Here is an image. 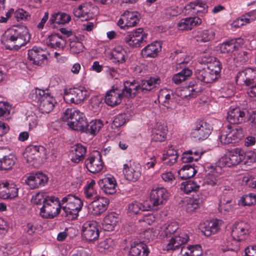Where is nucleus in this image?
Wrapping results in <instances>:
<instances>
[{
    "label": "nucleus",
    "instance_id": "nucleus-37",
    "mask_svg": "<svg viewBox=\"0 0 256 256\" xmlns=\"http://www.w3.org/2000/svg\"><path fill=\"white\" fill-rule=\"evenodd\" d=\"M118 222V215L115 213L108 214L104 218L102 228L104 230L112 231Z\"/></svg>",
    "mask_w": 256,
    "mask_h": 256
},
{
    "label": "nucleus",
    "instance_id": "nucleus-6",
    "mask_svg": "<svg viewBox=\"0 0 256 256\" xmlns=\"http://www.w3.org/2000/svg\"><path fill=\"white\" fill-rule=\"evenodd\" d=\"M126 84L127 81L124 82L122 88L113 86L105 95V102L108 106L114 107L120 104L122 98H132L128 88H126Z\"/></svg>",
    "mask_w": 256,
    "mask_h": 256
},
{
    "label": "nucleus",
    "instance_id": "nucleus-9",
    "mask_svg": "<svg viewBox=\"0 0 256 256\" xmlns=\"http://www.w3.org/2000/svg\"><path fill=\"white\" fill-rule=\"evenodd\" d=\"M124 42L132 48H138L148 41V34L142 28H136L127 33Z\"/></svg>",
    "mask_w": 256,
    "mask_h": 256
},
{
    "label": "nucleus",
    "instance_id": "nucleus-30",
    "mask_svg": "<svg viewBox=\"0 0 256 256\" xmlns=\"http://www.w3.org/2000/svg\"><path fill=\"white\" fill-rule=\"evenodd\" d=\"M86 152V146L80 144H75L72 148L70 153L72 161L78 163L84 159Z\"/></svg>",
    "mask_w": 256,
    "mask_h": 256
},
{
    "label": "nucleus",
    "instance_id": "nucleus-49",
    "mask_svg": "<svg viewBox=\"0 0 256 256\" xmlns=\"http://www.w3.org/2000/svg\"><path fill=\"white\" fill-rule=\"evenodd\" d=\"M192 74V70L188 68H185L180 72L175 74L172 78V81L174 84H178L186 80Z\"/></svg>",
    "mask_w": 256,
    "mask_h": 256
},
{
    "label": "nucleus",
    "instance_id": "nucleus-21",
    "mask_svg": "<svg viewBox=\"0 0 256 256\" xmlns=\"http://www.w3.org/2000/svg\"><path fill=\"white\" fill-rule=\"evenodd\" d=\"M256 78V70L250 68L240 71L236 78L237 84H245L250 86L254 82V80Z\"/></svg>",
    "mask_w": 256,
    "mask_h": 256
},
{
    "label": "nucleus",
    "instance_id": "nucleus-51",
    "mask_svg": "<svg viewBox=\"0 0 256 256\" xmlns=\"http://www.w3.org/2000/svg\"><path fill=\"white\" fill-rule=\"evenodd\" d=\"M114 246V243L112 239L107 238L100 242L97 246L98 250L102 253H106L111 251Z\"/></svg>",
    "mask_w": 256,
    "mask_h": 256
},
{
    "label": "nucleus",
    "instance_id": "nucleus-24",
    "mask_svg": "<svg viewBox=\"0 0 256 256\" xmlns=\"http://www.w3.org/2000/svg\"><path fill=\"white\" fill-rule=\"evenodd\" d=\"M48 180L46 176L42 172H38L31 174L26 180V182L32 189H34L44 186Z\"/></svg>",
    "mask_w": 256,
    "mask_h": 256
},
{
    "label": "nucleus",
    "instance_id": "nucleus-8",
    "mask_svg": "<svg viewBox=\"0 0 256 256\" xmlns=\"http://www.w3.org/2000/svg\"><path fill=\"white\" fill-rule=\"evenodd\" d=\"M24 156L28 163L36 166L46 158L45 149L42 146H31L26 148Z\"/></svg>",
    "mask_w": 256,
    "mask_h": 256
},
{
    "label": "nucleus",
    "instance_id": "nucleus-25",
    "mask_svg": "<svg viewBox=\"0 0 256 256\" xmlns=\"http://www.w3.org/2000/svg\"><path fill=\"white\" fill-rule=\"evenodd\" d=\"M18 194V188L15 185L7 182L0 184V198L12 199L17 196Z\"/></svg>",
    "mask_w": 256,
    "mask_h": 256
},
{
    "label": "nucleus",
    "instance_id": "nucleus-20",
    "mask_svg": "<svg viewBox=\"0 0 256 256\" xmlns=\"http://www.w3.org/2000/svg\"><path fill=\"white\" fill-rule=\"evenodd\" d=\"M48 52L40 47L34 46L32 49L28 50V58L32 64L41 66L44 60L47 59Z\"/></svg>",
    "mask_w": 256,
    "mask_h": 256
},
{
    "label": "nucleus",
    "instance_id": "nucleus-41",
    "mask_svg": "<svg viewBox=\"0 0 256 256\" xmlns=\"http://www.w3.org/2000/svg\"><path fill=\"white\" fill-rule=\"evenodd\" d=\"M226 130L233 143L238 142L243 137V130L240 126L228 125Z\"/></svg>",
    "mask_w": 256,
    "mask_h": 256
},
{
    "label": "nucleus",
    "instance_id": "nucleus-26",
    "mask_svg": "<svg viewBox=\"0 0 256 256\" xmlns=\"http://www.w3.org/2000/svg\"><path fill=\"white\" fill-rule=\"evenodd\" d=\"M98 185L104 193L112 194L116 192V182L113 177H105L98 182Z\"/></svg>",
    "mask_w": 256,
    "mask_h": 256
},
{
    "label": "nucleus",
    "instance_id": "nucleus-23",
    "mask_svg": "<svg viewBox=\"0 0 256 256\" xmlns=\"http://www.w3.org/2000/svg\"><path fill=\"white\" fill-rule=\"evenodd\" d=\"M246 112L240 108H230L228 112L227 120L230 124H242L245 122Z\"/></svg>",
    "mask_w": 256,
    "mask_h": 256
},
{
    "label": "nucleus",
    "instance_id": "nucleus-5",
    "mask_svg": "<svg viewBox=\"0 0 256 256\" xmlns=\"http://www.w3.org/2000/svg\"><path fill=\"white\" fill-rule=\"evenodd\" d=\"M222 65L219 61L207 66L206 68H198L195 74L198 80L206 84H210L218 80L220 76Z\"/></svg>",
    "mask_w": 256,
    "mask_h": 256
},
{
    "label": "nucleus",
    "instance_id": "nucleus-27",
    "mask_svg": "<svg viewBox=\"0 0 256 256\" xmlns=\"http://www.w3.org/2000/svg\"><path fill=\"white\" fill-rule=\"evenodd\" d=\"M162 50V45L160 42H155L147 45L141 51V54L143 58H154Z\"/></svg>",
    "mask_w": 256,
    "mask_h": 256
},
{
    "label": "nucleus",
    "instance_id": "nucleus-47",
    "mask_svg": "<svg viewBox=\"0 0 256 256\" xmlns=\"http://www.w3.org/2000/svg\"><path fill=\"white\" fill-rule=\"evenodd\" d=\"M124 14L125 18H124L126 19L127 28L136 26L139 22L138 13L126 10L124 12Z\"/></svg>",
    "mask_w": 256,
    "mask_h": 256
},
{
    "label": "nucleus",
    "instance_id": "nucleus-63",
    "mask_svg": "<svg viewBox=\"0 0 256 256\" xmlns=\"http://www.w3.org/2000/svg\"><path fill=\"white\" fill-rule=\"evenodd\" d=\"M215 61H218L214 57H213L208 52H204L202 54L199 60V62L201 64H207L208 66L213 64Z\"/></svg>",
    "mask_w": 256,
    "mask_h": 256
},
{
    "label": "nucleus",
    "instance_id": "nucleus-61",
    "mask_svg": "<svg viewBox=\"0 0 256 256\" xmlns=\"http://www.w3.org/2000/svg\"><path fill=\"white\" fill-rule=\"evenodd\" d=\"M256 202V196L252 193L244 196L240 200V202L242 206H250L254 204Z\"/></svg>",
    "mask_w": 256,
    "mask_h": 256
},
{
    "label": "nucleus",
    "instance_id": "nucleus-55",
    "mask_svg": "<svg viewBox=\"0 0 256 256\" xmlns=\"http://www.w3.org/2000/svg\"><path fill=\"white\" fill-rule=\"evenodd\" d=\"M31 18L30 14L22 8H18L15 12V18L17 22L28 21Z\"/></svg>",
    "mask_w": 256,
    "mask_h": 256
},
{
    "label": "nucleus",
    "instance_id": "nucleus-13",
    "mask_svg": "<svg viewBox=\"0 0 256 256\" xmlns=\"http://www.w3.org/2000/svg\"><path fill=\"white\" fill-rule=\"evenodd\" d=\"M82 236L88 241L96 240L99 236L98 226L94 220L86 222L82 228Z\"/></svg>",
    "mask_w": 256,
    "mask_h": 256
},
{
    "label": "nucleus",
    "instance_id": "nucleus-52",
    "mask_svg": "<svg viewBox=\"0 0 256 256\" xmlns=\"http://www.w3.org/2000/svg\"><path fill=\"white\" fill-rule=\"evenodd\" d=\"M199 188V185L196 182L192 180L183 182L180 186L181 190L186 194H188L192 192H196Z\"/></svg>",
    "mask_w": 256,
    "mask_h": 256
},
{
    "label": "nucleus",
    "instance_id": "nucleus-64",
    "mask_svg": "<svg viewBox=\"0 0 256 256\" xmlns=\"http://www.w3.org/2000/svg\"><path fill=\"white\" fill-rule=\"evenodd\" d=\"M242 154L243 156L242 161L244 160V162L252 163L256 160V153L254 152H242Z\"/></svg>",
    "mask_w": 256,
    "mask_h": 256
},
{
    "label": "nucleus",
    "instance_id": "nucleus-15",
    "mask_svg": "<svg viewBox=\"0 0 256 256\" xmlns=\"http://www.w3.org/2000/svg\"><path fill=\"white\" fill-rule=\"evenodd\" d=\"M243 158L241 150L236 148L222 156L220 160V164L228 167L236 166L242 161Z\"/></svg>",
    "mask_w": 256,
    "mask_h": 256
},
{
    "label": "nucleus",
    "instance_id": "nucleus-44",
    "mask_svg": "<svg viewBox=\"0 0 256 256\" xmlns=\"http://www.w3.org/2000/svg\"><path fill=\"white\" fill-rule=\"evenodd\" d=\"M149 210L150 206H148L147 202H144L142 204L138 202L134 201L130 204L128 206V210L131 214H138L140 212Z\"/></svg>",
    "mask_w": 256,
    "mask_h": 256
},
{
    "label": "nucleus",
    "instance_id": "nucleus-28",
    "mask_svg": "<svg viewBox=\"0 0 256 256\" xmlns=\"http://www.w3.org/2000/svg\"><path fill=\"white\" fill-rule=\"evenodd\" d=\"M210 169V172L204 178V184L208 186L214 187L218 185V177L219 174L222 173V169L220 166H212Z\"/></svg>",
    "mask_w": 256,
    "mask_h": 256
},
{
    "label": "nucleus",
    "instance_id": "nucleus-7",
    "mask_svg": "<svg viewBox=\"0 0 256 256\" xmlns=\"http://www.w3.org/2000/svg\"><path fill=\"white\" fill-rule=\"evenodd\" d=\"M160 82V80L158 78L151 77L148 80H143L138 84L135 80L130 82L127 81V86L129 90L131 92L132 97L140 92L144 94L151 91L156 87Z\"/></svg>",
    "mask_w": 256,
    "mask_h": 256
},
{
    "label": "nucleus",
    "instance_id": "nucleus-29",
    "mask_svg": "<svg viewBox=\"0 0 256 256\" xmlns=\"http://www.w3.org/2000/svg\"><path fill=\"white\" fill-rule=\"evenodd\" d=\"M201 23L202 20L199 18L190 17L182 19L178 24L177 26L179 30H190Z\"/></svg>",
    "mask_w": 256,
    "mask_h": 256
},
{
    "label": "nucleus",
    "instance_id": "nucleus-19",
    "mask_svg": "<svg viewBox=\"0 0 256 256\" xmlns=\"http://www.w3.org/2000/svg\"><path fill=\"white\" fill-rule=\"evenodd\" d=\"M123 172L126 180L128 181L135 182L141 176L140 166L138 164L133 162L132 164H126L123 166Z\"/></svg>",
    "mask_w": 256,
    "mask_h": 256
},
{
    "label": "nucleus",
    "instance_id": "nucleus-39",
    "mask_svg": "<svg viewBox=\"0 0 256 256\" xmlns=\"http://www.w3.org/2000/svg\"><path fill=\"white\" fill-rule=\"evenodd\" d=\"M221 222L220 220L216 219L208 222L206 224H205L202 232L206 236L216 234L220 228Z\"/></svg>",
    "mask_w": 256,
    "mask_h": 256
},
{
    "label": "nucleus",
    "instance_id": "nucleus-56",
    "mask_svg": "<svg viewBox=\"0 0 256 256\" xmlns=\"http://www.w3.org/2000/svg\"><path fill=\"white\" fill-rule=\"evenodd\" d=\"M11 110V106L7 102H0V118L8 119Z\"/></svg>",
    "mask_w": 256,
    "mask_h": 256
},
{
    "label": "nucleus",
    "instance_id": "nucleus-4",
    "mask_svg": "<svg viewBox=\"0 0 256 256\" xmlns=\"http://www.w3.org/2000/svg\"><path fill=\"white\" fill-rule=\"evenodd\" d=\"M60 203V208L64 212V216L70 219H74L77 218L83 206L82 200L72 194L64 197Z\"/></svg>",
    "mask_w": 256,
    "mask_h": 256
},
{
    "label": "nucleus",
    "instance_id": "nucleus-33",
    "mask_svg": "<svg viewBox=\"0 0 256 256\" xmlns=\"http://www.w3.org/2000/svg\"><path fill=\"white\" fill-rule=\"evenodd\" d=\"M148 253L147 246L143 242H134L129 251L130 256H148Z\"/></svg>",
    "mask_w": 256,
    "mask_h": 256
},
{
    "label": "nucleus",
    "instance_id": "nucleus-36",
    "mask_svg": "<svg viewBox=\"0 0 256 256\" xmlns=\"http://www.w3.org/2000/svg\"><path fill=\"white\" fill-rule=\"evenodd\" d=\"M182 246L178 248H181L180 256H200L202 254V248L200 244L188 246Z\"/></svg>",
    "mask_w": 256,
    "mask_h": 256
},
{
    "label": "nucleus",
    "instance_id": "nucleus-14",
    "mask_svg": "<svg viewBox=\"0 0 256 256\" xmlns=\"http://www.w3.org/2000/svg\"><path fill=\"white\" fill-rule=\"evenodd\" d=\"M250 225L243 222L235 223L232 228V236L235 241L246 240L249 234Z\"/></svg>",
    "mask_w": 256,
    "mask_h": 256
},
{
    "label": "nucleus",
    "instance_id": "nucleus-59",
    "mask_svg": "<svg viewBox=\"0 0 256 256\" xmlns=\"http://www.w3.org/2000/svg\"><path fill=\"white\" fill-rule=\"evenodd\" d=\"M234 40H229L223 42L220 46V50L222 53L228 54L236 50V46L234 43Z\"/></svg>",
    "mask_w": 256,
    "mask_h": 256
},
{
    "label": "nucleus",
    "instance_id": "nucleus-43",
    "mask_svg": "<svg viewBox=\"0 0 256 256\" xmlns=\"http://www.w3.org/2000/svg\"><path fill=\"white\" fill-rule=\"evenodd\" d=\"M126 53L121 46H117L114 48L112 52L113 62L116 64H122L126 61Z\"/></svg>",
    "mask_w": 256,
    "mask_h": 256
},
{
    "label": "nucleus",
    "instance_id": "nucleus-16",
    "mask_svg": "<svg viewBox=\"0 0 256 256\" xmlns=\"http://www.w3.org/2000/svg\"><path fill=\"white\" fill-rule=\"evenodd\" d=\"M202 91V88L196 81L190 82L188 86L181 90L176 92L177 94L182 98L190 100L197 96Z\"/></svg>",
    "mask_w": 256,
    "mask_h": 256
},
{
    "label": "nucleus",
    "instance_id": "nucleus-2",
    "mask_svg": "<svg viewBox=\"0 0 256 256\" xmlns=\"http://www.w3.org/2000/svg\"><path fill=\"white\" fill-rule=\"evenodd\" d=\"M162 238L172 237L166 245L168 250H176L179 246L186 244L189 238L188 236L178 229V224L174 221H170L163 224L159 231Z\"/></svg>",
    "mask_w": 256,
    "mask_h": 256
},
{
    "label": "nucleus",
    "instance_id": "nucleus-58",
    "mask_svg": "<svg viewBox=\"0 0 256 256\" xmlns=\"http://www.w3.org/2000/svg\"><path fill=\"white\" fill-rule=\"evenodd\" d=\"M140 238L144 240V242H148L151 240L154 239L156 237L155 234L153 232V230L148 228L142 231L140 234Z\"/></svg>",
    "mask_w": 256,
    "mask_h": 256
},
{
    "label": "nucleus",
    "instance_id": "nucleus-17",
    "mask_svg": "<svg viewBox=\"0 0 256 256\" xmlns=\"http://www.w3.org/2000/svg\"><path fill=\"white\" fill-rule=\"evenodd\" d=\"M212 128L206 122H202L198 124L192 130L190 135L196 140H204L206 139L211 133Z\"/></svg>",
    "mask_w": 256,
    "mask_h": 256
},
{
    "label": "nucleus",
    "instance_id": "nucleus-48",
    "mask_svg": "<svg viewBox=\"0 0 256 256\" xmlns=\"http://www.w3.org/2000/svg\"><path fill=\"white\" fill-rule=\"evenodd\" d=\"M15 162L14 156L11 154L0 158V170H6L11 169Z\"/></svg>",
    "mask_w": 256,
    "mask_h": 256
},
{
    "label": "nucleus",
    "instance_id": "nucleus-10",
    "mask_svg": "<svg viewBox=\"0 0 256 256\" xmlns=\"http://www.w3.org/2000/svg\"><path fill=\"white\" fill-rule=\"evenodd\" d=\"M60 203L58 198L48 197L40 210V215L44 218H52L60 214Z\"/></svg>",
    "mask_w": 256,
    "mask_h": 256
},
{
    "label": "nucleus",
    "instance_id": "nucleus-3",
    "mask_svg": "<svg viewBox=\"0 0 256 256\" xmlns=\"http://www.w3.org/2000/svg\"><path fill=\"white\" fill-rule=\"evenodd\" d=\"M30 98L38 104V108L42 113L50 112L56 103L54 98L48 92L38 88L31 92Z\"/></svg>",
    "mask_w": 256,
    "mask_h": 256
},
{
    "label": "nucleus",
    "instance_id": "nucleus-50",
    "mask_svg": "<svg viewBox=\"0 0 256 256\" xmlns=\"http://www.w3.org/2000/svg\"><path fill=\"white\" fill-rule=\"evenodd\" d=\"M96 182L94 180H91L90 182L84 188V194L87 198L94 200L100 197L96 190L94 188Z\"/></svg>",
    "mask_w": 256,
    "mask_h": 256
},
{
    "label": "nucleus",
    "instance_id": "nucleus-1",
    "mask_svg": "<svg viewBox=\"0 0 256 256\" xmlns=\"http://www.w3.org/2000/svg\"><path fill=\"white\" fill-rule=\"evenodd\" d=\"M28 28L24 26L8 28L1 37V42L8 50H18L30 40Z\"/></svg>",
    "mask_w": 256,
    "mask_h": 256
},
{
    "label": "nucleus",
    "instance_id": "nucleus-45",
    "mask_svg": "<svg viewBox=\"0 0 256 256\" xmlns=\"http://www.w3.org/2000/svg\"><path fill=\"white\" fill-rule=\"evenodd\" d=\"M188 6L190 9L193 10V12L199 14L200 16H202L208 12V6L205 2L202 1L192 2L190 3Z\"/></svg>",
    "mask_w": 256,
    "mask_h": 256
},
{
    "label": "nucleus",
    "instance_id": "nucleus-54",
    "mask_svg": "<svg viewBox=\"0 0 256 256\" xmlns=\"http://www.w3.org/2000/svg\"><path fill=\"white\" fill-rule=\"evenodd\" d=\"M202 203V200L200 198L190 199L186 206L187 212L192 214L200 208Z\"/></svg>",
    "mask_w": 256,
    "mask_h": 256
},
{
    "label": "nucleus",
    "instance_id": "nucleus-22",
    "mask_svg": "<svg viewBox=\"0 0 256 256\" xmlns=\"http://www.w3.org/2000/svg\"><path fill=\"white\" fill-rule=\"evenodd\" d=\"M85 164L88 170L93 174L100 172L104 166V163L98 154L88 158L85 161Z\"/></svg>",
    "mask_w": 256,
    "mask_h": 256
},
{
    "label": "nucleus",
    "instance_id": "nucleus-32",
    "mask_svg": "<svg viewBox=\"0 0 256 256\" xmlns=\"http://www.w3.org/2000/svg\"><path fill=\"white\" fill-rule=\"evenodd\" d=\"M166 126L164 124L157 123L152 130V140L162 142L165 140L166 134Z\"/></svg>",
    "mask_w": 256,
    "mask_h": 256
},
{
    "label": "nucleus",
    "instance_id": "nucleus-62",
    "mask_svg": "<svg viewBox=\"0 0 256 256\" xmlns=\"http://www.w3.org/2000/svg\"><path fill=\"white\" fill-rule=\"evenodd\" d=\"M44 196V194L43 192H38L32 196L31 202L33 204L36 205L42 204H44L48 198V197H45Z\"/></svg>",
    "mask_w": 256,
    "mask_h": 256
},
{
    "label": "nucleus",
    "instance_id": "nucleus-40",
    "mask_svg": "<svg viewBox=\"0 0 256 256\" xmlns=\"http://www.w3.org/2000/svg\"><path fill=\"white\" fill-rule=\"evenodd\" d=\"M80 110L75 108V110L70 113V115H73L72 121L68 122V126L72 130L80 131L84 130L86 126V122L82 120V124L76 122V117L80 116L78 115Z\"/></svg>",
    "mask_w": 256,
    "mask_h": 256
},
{
    "label": "nucleus",
    "instance_id": "nucleus-57",
    "mask_svg": "<svg viewBox=\"0 0 256 256\" xmlns=\"http://www.w3.org/2000/svg\"><path fill=\"white\" fill-rule=\"evenodd\" d=\"M128 120L127 116L125 114H121L116 116L112 124V128H118L124 125Z\"/></svg>",
    "mask_w": 256,
    "mask_h": 256
},
{
    "label": "nucleus",
    "instance_id": "nucleus-31",
    "mask_svg": "<svg viewBox=\"0 0 256 256\" xmlns=\"http://www.w3.org/2000/svg\"><path fill=\"white\" fill-rule=\"evenodd\" d=\"M46 44L51 48H63L66 44V40L59 34H54L49 36L46 40Z\"/></svg>",
    "mask_w": 256,
    "mask_h": 256
},
{
    "label": "nucleus",
    "instance_id": "nucleus-38",
    "mask_svg": "<svg viewBox=\"0 0 256 256\" xmlns=\"http://www.w3.org/2000/svg\"><path fill=\"white\" fill-rule=\"evenodd\" d=\"M71 20L70 16L64 12H55L52 14L48 21L50 24H64L68 23Z\"/></svg>",
    "mask_w": 256,
    "mask_h": 256
},
{
    "label": "nucleus",
    "instance_id": "nucleus-11",
    "mask_svg": "<svg viewBox=\"0 0 256 256\" xmlns=\"http://www.w3.org/2000/svg\"><path fill=\"white\" fill-rule=\"evenodd\" d=\"M168 197V192L164 188H157L152 189L150 194V203L147 202L150 210H157L160 209Z\"/></svg>",
    "mask_w": 256,
    "mask_h": 256
},
{
    "label": "nucleus",
    "instance_id": "nucleus-12",
    "mask_svg": "<svg viewBox=\"0 0 256 256\" xmlns=\"http://www.w3.org/2000/svg\"><path fill=\"white\" fill-rule=\"evenodd\" d=\"M87 96H88V92L84 87L64 90V99L66 103L78 104Z\"/></svg>",
    "mask_w": 256,
    "mask_h": 256
},
{
    "label": "nucleus",
    "instance_id": "nucleus-60",
    "mask_svg": "<svg viewBox=\"0 0 256 256\" xmlns=\"http://www.w3.org/2000/svg\"><path fill=\"white\" fill-rule=\"evenodd\" d=\"M70 52L74 54H79L82 52L84 49L82 43L78 41H70Z\"/></svg>",
    "mask_w": 256,
    "mask_h": 256
},
{
    "label": "nucleus",
    "instance_id": "nucleus-35",
    "mask_svg": "<svg viewBox=\"0 0 256 256\" xmlns=\"http://www.w3.org/2000/svg\"><path fill=\"white\" fill-rule=\"evenodd\" d=\"M214 36L212 30H198L195 32L194 38L198 42H206L213 40Z\"/></svg>",
    "mask_w": 256,
    "mask_h": 256
},
{
    "label": "nucleus",
    "instance_id": "nucleus-42",
    "mask_svg": "<svg viewBox=\"0 0 256 256\" xmlns=\"http://www.w3.org/2000/svg\"><path fill=\"white\" fill-rule=\"evenodd\" d=\"M103 125V123L100 120H92L89 124L86 122V128L84 130H80V132L95 135L99 132Z\"/></svg>",
    "mask_w": 256,
    "mask_h": 256
},
{
    "label": "nucleus",
    "instance_id": "nucleus-34",
    "mask_svg": "<svg viewBox=\"0 0 256 256\" xmlns=\"http://www.w3.org/2000/svg\"><path fill=\"white\" fill-rule=\"evenodd\" d=\"M175 98L174 94L172 91L163 90L160 91L158 96V100L167 108L171 106Z\"/></svg>",
    "mask_w": 256,
    "mask_h": 256
},
{
    "label": "nucleus",
    "instance_id": "nucleus-18",
    "mask_svg": "<svg viewBox=\"0 0 256 256\" xmlns=\"http://www.w3.org/2000/svg\"><path fill=\"white\" fill-rule=\"evenodd\" d=\"M109 200L104 197H99L89 204L88 210L93 215L98 216L104 212L108 208Z\"/></svg>",
    "mask_w": 256,
    "mask_h": 256
},
{
    "label": "nucleus",
    "instance_id": "nucleus-53",
    "mask_svg": "<svg viewBox=\"0 0 256 256\" xmlns=\"http://www.w3.org/2000/svg\"><path fill=\"white\" fill-rule=\"evenodd\" d=\"M88 4H86L79 6L77 8L74 10V15L78 18H82L84 20H87L89 13L88 8Z\"/></svg>",
    "mask_w": 256,
    "mask_h": 256
},
{
    "label": "nucleus",
    "instance_id": "nucleus-46",
    "mask_svg": "<svg viewBox=\"0 0 256 256\" xmlns=\"http://www.w3.org/2000/svg\"><path fill=\"white\" fill-rule=\"evenodd\" d=\"M196 172V170L190 164L184 166L178 172V176L182 180H186L192 177Z\"/></svg>",
    "mask_w": 256,
    "mask_h": 256
}]
</instances>
